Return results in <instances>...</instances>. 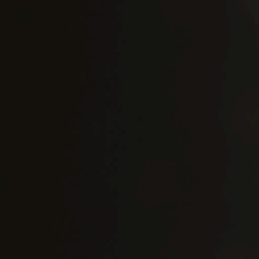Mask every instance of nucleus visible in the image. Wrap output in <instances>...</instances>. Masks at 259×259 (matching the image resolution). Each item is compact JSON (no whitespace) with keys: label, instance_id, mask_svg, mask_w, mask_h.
Listing matches in <instances>:
<instances>
[{"label":"nucleus","instance_id":"obj_1","mask_svg":"<svg viewBox=\"0 0 259 259\" xmlns=\"http://www.w3.org/2000/svg\"><path fill=\"white\" fill-rule=\"evenodd\" d=\"M20 128V126L17 123L13 122L11 124L10 132L11 168L10 170V181L13 184L18 183L21 180V176L17 166Z\"/></svg>","mask_w":259,"mask_h":259}]
</instances>
